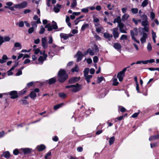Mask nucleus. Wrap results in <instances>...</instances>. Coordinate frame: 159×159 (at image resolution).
<instances>
[{"label": "nucleus", "instance_id": "1", "mask_svg": "<svg viewBox=\"0 0 159 159\" xmlns=\"http://www.w3.org/2000/svg\"><path fill=\"white\" fill-rule=\"evenodd\" d=\"M58 81L61 83L65 82L68 78V75L64 70L61 69L58 73Z\"/></svg>", "mask_w": 159, "mask_h": 159}, {"label": "nucleus", "instance_id": "2", "mask_svg": "<svg viewBox=\"0 0 159 159\" xmlns=\"http://www.w3.org/2000/svg\"><path fill=\"white\" fill-rule=\"evenodd\" d=\"M67 89L70 88V90L74 93H76L82 89V85L78 83L76 84L67 85L66 86Z\"/></svg>", "mask_w": 159, "mask_h": 159}, {"label": "nucleus", "instance_id": "3", "mask_svg": "<svg viewBox=\"0 0 159 159\" xmlns=\"http://www.w3.org/2000/svg\"><path fill=\"white\" fill-rule=\"evenodd\" d=\"M45 28H48V31H51L53 29L56 30L57 28V26L56 23L53 21L52 25L50 24H48L45 26Z\"/></svg>", "mask_w": 159, "mask_h": 159}, {"label": "nucleus", "instance_id": "4", "mask_svg": "<svg viewBox=\"0 0 159 159\" xmlns=\"http://www.w3.org/2000/svg\"><path fill=\"white\" fill-rule=\"evenodd\" d=\"M138 32L137 31V30L136 28H134L133 30H131L130 31V34L132 39L135 42L138 43H139L140 42L139 41L137 40L134 36L135 34L136 35H137L138 34Z\"/></svg>", "mask_w": 159, "mask_h": 159}, {"label": "nucleus", "instance_id": "5", "mask_svg": "<svg viewBox=\"0 0 159 159\" xmlns=\"http://www.w3.org/2000/svg\"><path fill=\"white\" fill-rule=\"evenodd\" d=\"M126 71V68H124L122 71L119 72L117 75V78L120 81H121L125 76V73Z\"/></svg>", "mask_w": 159, "mask_h": 159}, {"label": "nucleus", "instance_id": "6", "mask_svg": "<svg viewBox=\"0 0 159 159\" xmlns=\"http://www.w3.org/2000/svg\"><path fill=\"white\" fill-rule=\"evenodd\" d=\"M27 5V2L24 1L20 4L14 5V8L22 9L26 7Z\"/></svg>", "mask_w": 159, "mask_h": 159}, {"label": "nucleus", "instance_id": "7", "mask_svg": "<svg viewBox=\"0 0 159 159\" xmlns=\"http://www.w3.org/2000/svg\"><path fill=\"white\" fill-rule=\"evenodd\" d=\"M45 53V50H43V52L42 51L40 52V54L43 55V57L42 56H40L38 60L39 61L43 62L44 60H46L48 56V55Z\"/></svg>", "mask_w": 159, "mask_h": 159}, {"label": "nucleus", "instance_id": "8", "mask_svg": "<svg viewBox=\"0 0 159 159\" xmlns=\"http://www.w3.org/2000/svg\"><path fill=\"white\" fill-rule=\"evenodd\" d=\"M75 56L77 57V61L79 62L82 60L84 56V54L81 52L79 51L77 52Z\"/></svg>", "mask_w": 159, "mask_h": 159}, {"label": "nucleus", "instance_id": "9", "mask_svg": "<svg viewBox=\"0 0 159 159\" xmlns=\"http://www.w3.org/2000/svg\"><path fill=\"white\" fill-rule=\"evenodd\" d=\"M14 4L13 3L11 2H8L6 3V5L7 6L4 7L5 8H8L11 11L14 10V6L13 7H11Z\"/></svg>", "mask_w": 159, "mask_h": 159}, {"label": "nucleus", "instance_id": "10", "mask_svg": "<svg viewBox=\"0 0 159 159\" xmlns=\"http://www.w3.org/2000/svg\"><path fill=\"white\" fill-rule=\"evenodd\" d=\"M118 26L119 27V30L120 32L123 33H127L126 31V28H124V25L122 23H120L118 25Z\"/></svg>", "mask_w": 159, "mask_h": 159}, {"label": "nucleus", "instance_id": "11", "mask_svg": "<svg viewBox=\"0 0 159 159\" xmlns=\"http://www.w3.org/2000/svg\"><path fill=\"white\" fill-rule=\"evenodd\" d=\"M80 77H74L70 79L68 81L69 84H73L78 81L80 80Z\"/></svg>", "mask_w": 159, "mask_h": 159}, {"label": "nucleus", "instance_id": "12", "mask_svg": "<svg viewBox=\"0 0 159 159\" xmlns=\"http://www.w3.org/2000/svg\"><path fill=\"white\" fill-rule=\"evenodd\" d=\"M41 42L42 45L44 49H46L48 46V43L47 42L46 37H44L42 38Z\"/></svg>", "mask_w": 159, "mask_h": 159}, {"label": "nucleus", "instance_id": "13", "mask_svg": "<svg viewBox=\"0 0 159 159\" xmlns=\"http://www.w3.org/2000/svg\"><path fill=\"white\" fill-rule=\"evenodd\" d=\"M113 36L115 39H116L119 36V33L118 32V29L117 28H115L112 30Z\"/></svg>", "mask_w": 159, "mask_h": 159}, {"label": "nucleus", "instance_id": "14", "mask_svg": "<svg viewBox=\"0 0 159 159\" xmlns=\"http://www.w3.org/2000/svg\"><path fill=\"white\" fill-rule=\"evenodd\" d=\"M17 93V91H12L10 92V95L11 96V98L15 99L18 97Z\"/></svg>", "mask_w": 159, "mask_h": 159}, {"label": "nucleus", "instance_id": "15", "mask_svg": "<svg viewBox=\"0 0 159 159\" xmlns=\"http://www.w3.org/2000/svg\"><path fill=\"white\" fill-rule=\"evenodd\" d=\"M20 150L23 152L24 154H27L31 152V149L28 148H21Z\"/></svg>", "mask_w": 159, "mask_h": 159}, {"label": "nucleus", "instance_id": "16", "mask_svg": "<svg viewBox=\"0 0 159 159\" xmlns=\"http://www.w3.org/2000/svg\"><path fill=\"white\" fill-rule=\"evenodd\" d=\"M147 34L146 33H143V36L140 39L141 42L143 43L146 42V39L147 38Z\"/></svg>", "mask_w": 159, "mask_h": 159}, {"label": "nucleus", "instance_id": "17", "mask_svg": "<svg viewBox=\"0 0 159 159\" xmlns=\"http://www.w3.org/2000/svg\"><path fill=\"white\" fill-rule=\"evenodd\" d=\"M55 50H45L46 52L48 53V56L52 58L55 55L54 52Z\"/></svg>", "mask_w": 159, "mask_h": 159}, {"label": "nucleus", "instance_id": "18", "mask_svg": "<svg viewBox=\"0 0 159 159\" xmlns=\"http://www.w3.org/2000/svg\"><path fill=\"white\" fill-rule=\"evenodd\" d=\"M45 148V146L44 145L41 144L40 145L37 146L36 148L38 151H41L44 150Z\"/></svg>", "mask_w": 159, "mask_h": 159}, {"label": "nucleus", "instance_id": "19", "mask_svg": "<svg viewBox=\"0 0 159 159\" xmlns=\"http://www.w3.org/2000/svg\"><path fill=\"white\" fill-rule=\"evenodd\" d=\"M104 36L105 38L108 39V40H110L113 37V36L112 34L110 35L109 33H104Z\"/></svg>", "mask_w": 159, "mask_h": 159}, {"label": "nucleus", "instance_id": "20", "mask_svg": "<svg viewBox=\"0 0 159 159\" xmlns=\"http://www.w3.org/2000/svg\"><path fill=\"white\" fill-rule=\"evenodd\" d=\"M61 7V5L57 4V5L56 7H54L53 10L55 12L58 13Z\"/></svg>", "mask_w": 159, "mask_h": 159}, {"label": "nucleus", "instance_id": "21", "mask_svg": "<svg viewBox=\"0 0 159 159\" xmlns=\"http://www.w3.org/2000/svg\"><path fill=\"white\" fill-rule=\"evenodd\" d=\"M112 80L113 82V85L117 86L119 82L117 81V78L116 77V75L113 77Z\"/></svg>", "mask_w": 159, "mask_h": 159}, {"label": "nucleus", "instance_id": "22", "mask_svg": "<svg viewBox=\"0 0 159 159\" xmlns=\"http://www.w3.org/2000/svg\"><path fill=\"white\" fill-rule=\"evenodd\" d=\"M129 15L127 13H125L122 17L121 20L123 21H125L129 17Z\"/></svg>", "mask_w": 159, "mask_h": 159}, {"label": "nucleus", "instance_id": "23", "mask_svg": "<svg viewBox=\"0 0 159 159\" xmlns=\"http://www.w3.org/2000/svg\"><path fill=\"white\" fill-rule=\"evenodd\" d=\"M113 23H118V25L120 23H121V20L120 17L119 16H118L116 18L114 19L113 22Z\"/></svg>", "mask_w": 159, "mask_h": 159}, {"label": "nucleus", "instance_id": "24", "mask_svg": "<svg viewBox=\"0 0 159 159\" xmlns=\"http://www.w3.org/2000/svg\"><path fill=\"white\" fill-rule=\"evenodd\" d=\"M10 153L8 151H6L3 153L2 156L6 158H8L10 157Z\"/></svg>", "mask_w": 159, "mask_h": 159}, {"label": "nucleus", "instance_id": "25", "mask_svg": "<svg viewBox=\"0 0 159 159\" xmlns=\"http://www.w3.org/2000/svg\"><path fill=\"white\" fill-rule=\"evenodd\" d=\"M33 20H36L37 24H41V23L40 20V18H39L37 15H35L33 17Z\"/></svg>", "mask_w": 159, "mask_h": 159}, {"label": "nucleus", "instance_id": "26", "mask_svg": "<svg viewBox=\"0 0 159 159\" xmlns=\"http://www.w3.org/2000/svg\"><path fill=\"white\" fill-rule=\"evenodd\" d=\"M89 25L88 24L84 23L82 26L81 30L83 31H84L86 29L89 28Z\"/></svg>", "mask_w": 159, "mask_h": 159}, {"label": "nucleus", "instance_id": "27", "mask_svg": "<svg viewBox=\"0 0 159 159\" xmlns=\"http://www.w3.org/2000/svg\"><path fill=\"white\" fill-rule=\"evenodd\" d=\"M48 81L49 84H52L56 82V80L55 77H53L48 80Z\"/></svg>", "mask_w": 159, "mask_h": 159}, {"label": "nucleus", "instance_id": "28", "mask_svg": "<svg viewBox=\"0 0 159 159\" xmlns=\"http://www.w3.org/2000/svg\"><path fill=\"white\" fill-rule=\"evenodd\" d=\"M29 96L32 99L35 98L37 96V95L33 91H32L29 94Z\"/></svg>", "mask_w": 159, "mask_h": 159}, {"label": "nucleus", "instance_id": "29", "mask_svg": "<svg viewBox=\"0 0 159 159\" xmlns=\"http://www.w3.org/2000/svg\"><path fill=\"white\" fill-rule=\"evenodd\" d=\"M113 46L116 49H120L121 48V46L120 44L119 43H115L114 44Z\"/></svg>", "mask_w": 159, "mask_h": 159}, {"label": "nucleus", "instance_id": "30", "mask_svg": "<svg viewBox=\"0 0 159 159\" xmlns=\"http://www.w3.org/2000/svg\"><path fill=\"white\" fill-rule=\"evenodd\" d=\"M85 79L88 83H89L90 82V79H91L92 77V75H87L84 76Z\"/></svg>", "mask_w": 159, "mask_h": 159}, {"label": "nucleus", "instance_id": "31", "mask_svg": "<svg viewBox=\"0 0 159 159\" xmlns=\"http://www.w3.org/2000/svg\"><path fill=\"white\" fill-rule=\"evenodd\" d=\"M70 17L69 16H66V23H67L68 25L70 27H71V23L70 22Z\"/></svg>", "mask_w": 159, "mask_h": 159}, {"label": "nucleus", "instance_id": "32", "mask_svg": "<svg viewBox=\"0 0 159 159\" xmlns=\"http://www.w3.org/2000/svg\"><path fill=\"white\" fill-rule=\"evenodd\" d=\"M60 36L61 38H62L65 40L67 39L69 37V36L68 34L63 33L61 34Z\"/></svg>", "mask_w": 159, "mask_h": 159}, {"label": "nucleus", "instance_id": "33", "mask_svg": "<svg viewBox=\"0 0 159 159\" xmlns=\"http://www.w3.org/2000/svg\"><path fill=\"white\" fill-rule=\"evenodd\" d=\"M115 138L114 137L112 136V137H111L109 140V144L110 145H112L113 144L115 141Z\"/></svg>", "mask_w": 159, "mask_h": 159}, {"label": "nucleus", "instance_id": "34", "mask_svg": "<svg viewBox=\"0 0 159 159\" xmlns=\"http://www.w3.org/2000/svg\"><path fill=\"white\" fill-rule=\"evenodd\" d=\"M64 105L63 103H61L57 105H56L54 106L53 109L55 110H57L59 108H60L62 105Z\"/></svg>", "mask_w": 159, "mask_h": 159}, {"label": "nucleus", "instance_id": "35", "mask_svg": "<svg viewBox=\"0 0 159 159\" xmlns=\"http://www.w3.org/2000/svg\"><path fill=\"white\" fill-rule=\"evenodd\" d=\"M79 68L77 65H75V67L71 69V71L72 72H77L79 71Z\"/></svg>", "mask_w": 159, "mask_h": 159}, {"label": "nucleus", "instance_id": "36", "mask_svg": "<svg viewBox=\"0 0 159 159\" xmlns=\"http://www.w3.org/2000/svg\"><path fill=\"white\" fill-rule=\"evenodd\" d=\"M58 95L60 98H65L66 96V94L63 93H59Z\"/></svg>", "mask_w": 159, "mask_h": 159}, {"label": "nucleus", "instance_id": "37", "mask_svg": "<svg viewBox=\"0 0 159 159\" xmlns=\"http://www.w3.org/2000/svg\"><path fill=\"white\" fill-rule=\"evenodd\" d=\"M148 4V0H144L142 3L141 6L143 7H146Z\"/></svg>", "mask_w": 159, "mask_h": 159}, {"label": "nucleus", "instance_id": "38", "mask_svg": "<svg viewBox=\"0 0 159 159\" xmlns=\"http://www.w3.org/2000/svg\"><path fill=\"white\" fill-rule=\"evenodd\" d=\"M131 11L133 13L135 14L138 12V9L137 8H133L131 9Z\"/></svg>", "mask_w": 159, "mask_h": 159}, {"label": "nucleus", "instance_id": "39", "mask_svg": "<svg viewBox=\"0 0 159 159\" xmlns=\"http://www.w3.org/2000/svg\"><path fill=\"white\" fill-rule=\"evenodd\" d=\"M37 23L36 21H32L31 22V25L32 26V27L34 28H36L37 27Z\"/></svg>", "mask_w": 159, "mask_h": 159}, {"label": "nucleus", "instance_id": "40", "mask_svg": "<svg viewBox=\"0 0 159 159\" xmlns=\"http://www.w3.org/2000/svg\"><path fill=\"white\" fill-rule=\"evenodd\" d=\"M13 153L15 155H17L19 153L21 154H22V153L20 152H19L17 149H15L13 151Z\"/></svg>", "mask_w": 159, "mask_h": 159}, {"label": "nucleus", "instance_id": "41", "mask_svg": "<svg viewBox=\"0 0 159 159\" xmlns=\"http://www.w3.org/2000/svg\"><path fill=\"white\" fill-rule=\"evenodd\" d=\"M104 79V78L102 76L98 77L97 80V83H101Z\"/></svg>", "mask_w": 159, "mask_h": 159}, {"label": "nucleus", "instance_id": "42", "mask_svg": "<svg viewBox=\"0 0 159 159\" xmlns=\"http://www.w3.org/2000/svg\"><path fill=\"white\" fill-rule=\"evenodd\" d=\"M141 23L142 25L144 26L148 25V20L143 21Z\"/></svg>", "mask_w": 159, "mask_h": 159}, {"label": "nucleus", "instance_id": "43", "mask_svg": "<svg viewBox=\"0 0 159 159\" xmlns=\"http://www.w3.org/2000/svg\"><path fill=\"white\" fill-rule=\"evenodd\" d=\"M89 71V69L88 68H86L84 71V76L88 75V74Z\"/></svg>", "mask_w": 159, "mask_h": 159}, {"label": "nucleus", "instance_id": "44", "mask_svg": "<svg viewBox=\"0 0 159 159\" xmlns=\"http://www.w3.org/2000/svg\"><path fill=\"white\" fill-rule=\"evenodd\" d=\"M127 39V36L125 34L122 35L120 39V40H126Z\"/></svg>", "mask_w": 159, "mask_h": 159}, {"label": "nucleus", "instance_id": "45", "mask_svg": "<svg viewBox=\"0 0 159 159\" xmlns=\"http://www.w3.org/2000/svg\"><path fill=\"white\" fill-rule=\"evenodd\" d=\"M89 7H87L86 8H84L81 9V11L82 12L86 13L89 11Z\"/></svg>", "mask_w": 159, "mask_h": 159}, {"label": "nucleus", "instance_id": "46", "mask_svg": "<svg viewBox=\"0 0 159 159\" xmlns=\"http://www.w3.org/2000/svg\"><path fill=\"white\" fill-rule=\"evenodd\" d=\"M157 139V138L156 135H154L150 137L149 139V140L150 141H151L153 140H156Z\"/></svg>", "mask_w": 159, "mask_h": 159}, {"label": "nucleus", "instance_id": "47", "mask_svg": "<svg viewBox=\"0 0 159 159\" xmlns=\"http://www.w3.org/2000/svg\"><path fill=\"white\" fill-rule=\"evenodd\" d=\"M77 5V2L76 1H73L72 3L71 4V7L72 8H74Z\"/></svg>", "mask_w": 159, "mask_h": 159}, {"label": "nucleus", "instance_id": "48", "mask_svg": "<svg viewBox=\"0 0 159 159\" xmlns=\"http://www.w3.org/2000/svg\"><path fill=\"white\" fill-rule=\"evenodd\" d=\"M14 47H18L19 49H21V44L19 43H16L14 44Z\"/></svg>", "mask_w": 159, "mask_h": 159}, {"label": "nucleus", "instance_id": "49", "mask_svg": "<svg viewBox=\"0 0 159 159\" xmlns=\"http://www.w3.org/2000/svg\"><path fill=\"white\" fill-rule=\"evenodd\" d=\"M48 43L49 44L52 43L53 42V39L52 37L51 36H49L48 37Z\"/></svg>", "mask_w": 159, "mask_h": 159}, {"label": "nucleus", "instance_id": "50", "mask_svg": "<svg viewBox=\"0 0 159 159\" xmlns=\"http://www.w3.org/2000/svg\"><path fill=\"white\" fill-rule=\"evenodd\" d=\"M51 152H49L46 155L45 157V159H50V158H48V157L51 155Z\"/></svg>", "mask_w": 159, "mask_h": 159}, {"label": "nucleus", "instance_id": "51", "mask_svg": "<svg viewBox=\"0 0 159 159\" xmlns=\"http://www.w3.org/2000/svg\"><path fill=\"white\" fill-rule=\"evenodd\" d=\"M107 7L109 10H112L114 8V6L113 5H111L110 4H108Z\"/></svg>", "mask_w": 159, "mask_h": 159}, {"label": "nucleus", "instance_id": "52", "mask_svg": "<svg viewBox=\"0 0 159 159\" xmlns=\"http://www.w3.org/2000/svg\"><path fill=\"white\" fill-rule=\"evenodd\" d=\"M141 18L142 19L143 21L146 20H147V16L145 15H143L141 16Z\"/></svg>", "mask_w": 159, "mask_h": 159}, {"label": "nucleus", "instance_id": "53", "mask_svg": "<svg viewBox=\"0 0 159 159\" xmlns=\"http://www.w3.org/2000/svg\"><path fill=\"white\" fill-rule=\"evenodd\" d=\"M25 89L26 88H25V89H23V90L20 92V95H23L25 93L27 92V91Z\"/></svg>", "mask_w": 159, "mask_h": 159}, {"label": "nucleus", "instance_id": "54", "mask_svg": "<svg viewBox=\"0 0 159 159\" xmlns=\"http://www.w3.org/2000/svg\"><path fill=\"white\" fill-rule=\"evenodd\" d=\"M34 30V28L31 27L28 30V33L30 34L32 33Z\"/></svg>", "mask_w": 159, "mask_h": 159}, {"label": "nucleus", "instance_id": "55", "mask_svg": "<svg viewBox=\"0 0 159 159\" xmlns=\"http://www.w3.org/2000/svg\"><path fill=\"white\" fill-rule=\"evenodd\" d=\"M4 42H8L10 40V38L8 36H5L4 38Z\"/></svg>", "mask_w": 159, "mask_h": 159}, {"label": "nucleus", "instance_id": "56", "mask_svg": "<svg viewBox=\"0 0 159 159\" xmlns=\"http://www.w3.org/2000/svg\"><path fill=\"white\" fill-rule=\"evenodd\" d=\"M98 58L96 56H94L93 58V61L94 63H96L98 61Z\"/></svg>", "mask_w": 159, "mask_h": 159}, {"label": "nucleus", "instance_id": "57", "mask_svg": "<svg viewBox=\"0 0 159 159\" xmlns=\"http://www.w3.org/2000/svg\"><path fill=\"white\" fill-rule=\"evenodd\" d=\"M44 31L45 29L42 26L39 31V33L40 34H42L44 32Z\"/></svg>", "mask_w": 159, "mask_h": 159}, {"label": "nucleus", "instance_id": "58", "mask_svg": "<svg viewBox=\"0 0 159 159\" xmlns=\"http://www.w3.org/2000/svg\"><path fill=\"white\" fill-rule=\"evenodd\" d=\"M93 21L94 22L98 23L99 21V19L98 18L95 17V16H93Z\"/></svg>", "mask_w": 159, "mask_h": 159}, {"label": "nucleus", "instance_id": "59", "mask_svg": "<svg viewBox=\"0 0 159 159\" xmlns=\"http://www.w3.org/2000/svg\"><path fill=\"white\" fill-rule=\"evenodd\" d=\"M155 17V15L154 13L152 12L151 13L150 18L152 20H153Z\"/></svg>", "mask_w": 159, "mask_h": 159}, {"label": "nucleus", "instance_id": "60", "mask_svg": "<svg viewBox=\"0 0 159 159\" xmlns=\"http://www.w3.org/2000/svg\"><path fill=\"white\" fill-rule=\"evenodd\" d=\"M22 74V71L21 70H20L19 69L18 70V72L16 73V76H19Z\"/></svg>", "mask_w": 159, "mask_h": 159}, {"label": "nucleus", "instance_id": "61", "mask_svg": "<svg viewBox=\"0 0 159 159\" xmlns=\"http://www.w3.org/2000/svg\"><path fill=\"white\" fill-rule=\"evenodd\" d=\"M31 12V10L29 9H27L24 10V13L25 14H26L30 13Z\"/></svg>", "mask_w": 159, "mask_h": 159}, {"label": "nucleus", "instance_id": "62", "mask_svg": "<svg viewBox=\"0 0 159 159\" xmlns=\"http://www.w3.org/2000/svg\"><path fill=\"white\" fill-rule=\"evenodd\" d=\"M77 150L78 152H81L83 150V148L82 147H78L77 148Z\"/></svg>", "mask_w": 159, "mask_h": 159}, {"label": "nucleus", "instance_id": "63", "mask_svg": "<svg viewBox=\"0 0 159 159\" xmlns=\"http://www.w3.org/2000/svg\"><path fill=\"white\" fill-rule=\"evenodd\" d=\"M18 25L20 27H23L24 26V23L23 21H21L19 23Z\"/></svg>", "mask_w": 159, "mask_h": 159}, {"label": "nucleus", "instance_id": "64", "mask_svg": "<svg viewBox=\"0 0 159 159\" xmlns=\"http://www.w3.org/2000/svg\"><path fill=\"white\" fill-rule=\"evenodd\" d=\"M52 140L55 142H57L58 140V137L56 136L52 138Z\"/></svg>", "mask_w": 159, "mask_h": 159}]
</instances>
